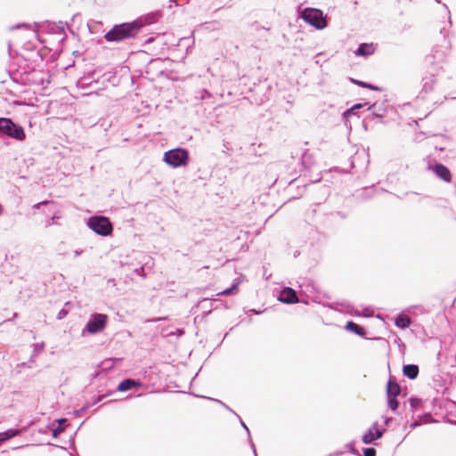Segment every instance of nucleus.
<instances>
[{
  "instance_id": "39448f33",
  "label": "nucleus",
  "mask_w": 456,
  "mask_h": 456,
  "mask_svg": "<svg viewBox=\"0 0 456 456\" xmlns=\"http://www.w3.org/2000/svg\"><path fill=\"white\" fill-rule=\"evenodd\" d=\"M164 161L172 167H184L189 163V151L183 148H175L164 153Z\"/></svg>"
},
{
  "instance_id": "6e6552de",
  "label": "nucleus",
  "mask_w": 456,
  "mask_h": 456,
  "mask_svg": "<svg viewBox=\"0 0 456 456\" xmlns=\"http://www.w3.org/2000/svg\"><path fill=\"white\" fill-rule=\"evenodd\" d=\"M277 299L280 302L288 305L296 304L298 302V297L296 290L290 287H283L281 289L277 297Z\"/></svg>"
},
{
  "instance_id": "13d9d810",
  "label": "nucleus",
  "mask_w": 456,
  "mask_h": 456,
  "mask_svg": "<svg viewBox=\"0 0 456 456\" xmlns=\"http://www.w3.org/2000/svg\"><path fill=\"white\" fill-rule=\"evenodd\" d=\"M153 41V38L152 37H150L146 40L147 43H150V42H152Z\"/></svg>"
},
{
  "instance_id": "423d86ee",
  "label": "nucleus",
  "mask_w": 456,
  "mask_h": 456,
  "mask_svg": "<svg viewBox=\"0 0 456 456\" xmlns=\"http://www.w3.org/2000/svg\"><path fill=\"white\" fill-rule=\"evenodd\" d=\"M301 19L315 28L316 29H323L327 27V20L323 15V12L315 8H305L300 12Z\"/></svg>"
},
{
  "instance_id": "37998d69",
  "label": "nucleus",
  "mask_w": 456,
  "mask_h": 456,
  "mask_svg": "<svg viewBox=\"0 0 456 456\" xmlns=\"http://www.w3.org/2000/svg\"><path fill=\"white\" fill-rule=\"evenodd\" d=\"M76 433H77V431H75L74 435L69 439L70 448L74 452H77V447H76V444H75V436H76Z\"/></svg>"
},
{
  "instance_id": "f704fd0d",
  "label": "nucleus",
  "mask_w": 456,
  "mask_h": 456,
  "mask_svg": "<svg viewBox=\"0 0 456 456\" xmlns=\"http://www.w3.org/2000/svg\"><path fill=\"white\" fill-rule=\"evenodd\" d=\"M238 419H239V421H240V426H241V427H242V428L247 431V434H248V440L249 444H251V442H253V441H252V439H251L250 431H249V429H248V426H247V425L245 424V422L240 419V416H238Z\"/></svg>"
},
{
  "instance_id": "e433bc0d",
  "label": "nucleus",
  "mask_w": 456,
  "mask_h": 456,
  "mask_svg": "<svg viewBox=\"0 0 456 456\" xmlns=\"http://www.w3.org/2000/svg\"><path fill=\"white\" fill-rule=\"evenodd\" d=\"M90 407H91V405H89V404H86V405H84L83 407H81L80 409L76 410V411H74V414H75L76 416H81L83 413L86 412V411H87Z\"/></svg>"
},
{
  "instance_id": "ddd939ff",
  "label": "nucleus",
  "mask_w": 456,
  "mask_h": 456,
  "mask_svg": "<svg viewBox=\"0 0 456 456\" xmlns=\"http://www.w3.org/2000/svg\"><path fill=\"white\" fill-rule=\"evenodd\" d=\"M345 329L347 331L356 334L362 338H365V335H366L365 329L353 321H348L345 326Z\"/></svg>"
},
{
  "instance_id": "f257e3e1",
  "label": "nucleus",
  "mask_w": 456,
  "mask_h": 456,
  "mask_svg": "<svg viewBox=\"0 0 456 456\" xmlns=\"http://www.w3.org/2000/svg\"><path fill=\"white\" fill-rule=\"evenodd\" d=\"M157 21V15L150 13L138 19L119 24H115L104 34V39L110 43H119L136 37L145 25H151Z\"/></svg>"
},
{
  "instance_id": "49530a36",
  "label": "nucleus",
  "mask_w": 456,
  "mask_h": 456,
  "mask_svg": "<svg viewBox=\"0 0 456 456\" xmlns=\"http://www.w3.org/2000/svg\"><path fill=\"white\" fill-rule=\"evenodd\" d=\"M341 454H343V452H341V451H337V452H334L329 453V454H328V455H326V456H339V455H341Z\"/></svg>"
},
{
  "instance_id": "680f3d73",
  "label": "nucleus",
  "mask_w": 456,
  "mask_h": 456,
  "mask_svg": "<svg viewBox=\"0 0 456 456\" xmlns=\"http://www.w3.org/2000/svg\"><path fill=\"white\" fill-rule=\"evenodd\" d=\"M2 212H3V208H2V206L0 205V215L2 214Z\"/></svg>"
},
{
  "instance_id": "dca6fc26",
  "label": "nucleus",
  "mask_w": 456,
  "mask_h": 456,
  "mask_svg": "<svg viewBox=\"0 0 456 456\" xmlns=\"http://www.w3.org/2000/svg\"><path fill=\"white\" fill-rule=\"evenodd\" d=\"M302 166L308 170H311L314 166V159L313 153L308 150L305 151L301 157Z\"/></svg>"
},
{
  "instance_id": "1a4fd4ad",
  "label": "nucleus",
  "mask_w": 456,
  "mask_h": 456,
  "mask_svg": "<svg viewBox=\"0 0 456 456\" xmlns=\"http://www.w3.org/2000/svg\"><path fill=\"white\" fill-rule=\"evenodd\" d=\"M430 169L441 180L446 183H450L452 181V173L445 165L436 162L434 166L430 167Z\"/></svg>"
},
{
  "instance_id": "a19ab883",
  "label": "nucleus",
  "mask_w": 456,
  "mask_h": 456,
  "mask_svg": "<svg viewBox=\"0 0 456 456\" xmlns=\"http://www.w3.org/2000/svg\"><path fill=\"white\" fill-rule=\"evenodd\" d=\"M106 396H107V395H98V396H96V397L94 399V401H93V403H88V404H89V405H91V406H94V405H95V404L99 403L100 402H102V401Z\"/></svg>"
},
{
  "instance_id": "864d4df0",
  "label": "nucleus",
  "mask_w": 456,
  "mask_h": 456,
  "mask_svg": "<svg viewBox=\"0 0 456 456\" xmlns=\"http://www.w3.org/2000/svg\"><path fill=\"white\" fill-rule=\"evenodd\" d=\"M249 312H250V313H255V314H259L261 313L260 311H257V310H256V309H250V310H249Z\"/></svg>"
},
{
  "instance_id": "3c124183",
  "label": "nucleus",
  "mask_w": 456,
  "mask_h": 456,
  "mask_svg": "<svg viewBox=\"0 0 456 456\" xmlns=\"http://www.w3.org/2000/svg\"><path fill=\"white\" fill-rule=\"evenodd\" d=\"M187 41H191V39H190V38H187V37H183V38H181V39H180V42H181V43L187 42Z\"/></svg>"
},
{
  "instance_id": "f3484780",
  "label": "nucleus",
  "mask_w": 456,
  "mask_h": 456,
  "mask_svg": "<svg viewBox=\"0 0 456 456\" xmlns=\"http://www.w3.org/2000/svg\"><path fill=\"white\" fill-rule=\"evenodd\" d=\"M410 403L411 411L412 413V417L414 416V413L418 411H419L424 403V401L418 397H410L408 400Z\"/></svg>"
},
{
  "instance_id": "c9c22d12",
  "label": "nucleus",
  "mask_w": 456,
  "mask_h": 456,
  "mask_svg": "<svg viewBox=\"0 0 456 456\" xmlns=\"http://www.w3.org/2000/svg\"><path fill=\"white\" fill-rule=\"evenodd\" d=\"M53 204H54V202H53V201H52V200H43V201H40V202H38V203L35 204V205L33 206V208H35V209H40V208H41L42 206L53 205Z\"/></svg>"
},
{
  "instance_id": "cd10ccee",
  "label": "nucleus",
  "mask_w": 456,
  "mask_h": 456,
  "mask_svg": "<svg viewBox=\"0 0 456 456\" xmlns=\"http://www.w3.org/2000/svg\"><path fill=\"white\" fill-rule=\"evenodd\" d=\"M387 405L392 411H395L399 407L397 397H387Z\"/></svg>"
},
{
  "instance_id": "052dcab7",
  "label": "nucleus",
  "mask_w": 456,
  "mask_h": 456,
  "mask_svg": "<svg viewBox=\"0 0 456 456\" xmlns=\"http://www.w3.org/2000/svg\"><path fill=\"white\" fill-rule=\"evenodd\" d=\"M373 339H376V340H381L382 338L378 337V338H374Z\"/></svg>"
},
{
  "instance_id": "bf43d9fd",
  "label": "nucleus",
  "mask_w": 456,
  "mask_h": 456,
  "mask_svg": "<svg viewBox=\"0 0 456 456\" xmlns=\"http://www.w3.org/2000/svg\"><path fill=\"white\" fill-rule=\"evenodd\" d=\"M297 183V179L292 180V182L290 183V184H293V183Z\"/></svg>"
},
{
  "instance_id": "c03bdc74",
  "label": "nucleus",
  "mask_w": 456,
  "mask_h": 456,
  "mask_svg": "<svg viewBox=\"0 0 456 456\" xmlns=\"http://www.w3.org/2000/svg\"><path fill=\"white\" fill-rule=\"evenodd\" d=\"M104 370H111L113 368V364L110 363V360H107L102 362Z\"/></svg>"
},
{
  "instance_id": "f03ea898",
  "label": "nucleus",
  "mask_w": 456,
  "mask_h": 456,
  "mask_svg": "<svg viewBox=\"0 0 456 456\" xmlns=\"http://www.w3.org/2000/svg\"><path fill=\"white\" fill-rule=\"evenodd\" d=\"M0 134L22 142L26 138V133L22 126L14 122L10 118H0Z\"/></svg>"
},
{
  "instance_id": "f8f14e48",
  "label": "nucleus",
  "mask_w": 456,
  "mask_h": 456,
  "mask_svg": "<svg viewBox=\"0 0 456 456\" xmlns=\"http://www.w3.org/2000/svg\"><path fill=\"white\" fill-rule=\"evenodd\" d=\"M375 45L373 43H362L358 45L356 51L354 52L355 55L368 57L374 53Z\"/></svg>"
},
{
  "instance_id": "20e7f679",
  "label": "nucleus",
  "mask_w": 456,
  "mask_h": 456,
  "mask_svg": "<svg viewBox=\"0 0 456 456\" xmlns=\"http://www.w3.org/2000/svg\"><path fill=\"white\" fill-rule=\"evenodd\" d=\"M109 317L105 314H92L82 330L81 335L86 334L95 335L102 332L107 326Z\"/></svg>"
},
{
  "instance_id": "0eeeda50",
  "label": "nucleus",
  "mask_w": 456,
  "mask_h": 456,
  "mask_svg": "<svg viewBox=\"0 0 456 456\" xmlns=\"http://www.w3.org/2000/svg\"><path fill=\"white\" fill-rule=\"evenodd\" d=\"M387 429L379 427L376 421L372 426L363 434L362 441L365 444H371L375 440H378L383 436Z\"/></svg>"
},
{
  "instance_id": "79ce46f5",
  "label": "nucleus",
  "mask_w": 456,
  "mask_h": 456,
  "mask_svg": "<svg viewBox=\"0 0 456 456\" xmlns=\"http://www.w3.org/2000/svg\"><path fill=\"white\" fill-rule=\"evenodd\" d=\"M210 97H211V94L207 89H203L200 91V99L201 100L208 99Z\"/></svg>"
},
{
  "instance_id": "393cba45",
  "label": "nucleus",
  "mask_w": 456,
  "mask_h": 456,
  "mask_svg": "<svg viewBox=\"0 0 456 456\" xmlns=\"http://www.w3.org/2000/svg\"><path fill=\"white\" fill-rule=\"evenodd\" d=\"M199 306L203 310L204 313H210L212 310V301L209 298H203L199 303Z\"/></svg>"
},
{
  "instance_id": "58836bf2",
  "label": "nucleus",
  "mask_w": 456,
  "mask_h": 456,
  "mask_svg": "<svg viewBox=\"0 0 456 456\" xmlns=\"http://www.w3.org/2000/svg\"><path fill=\"white\" fill-rule=\"evenodd\" d=\"M134 273L139 276H142L143 278L146 277V273H145V271H144V267L142 266V267H139V268H135Z\"/></svg>"
},
{
  "instance_id": "69168bd1",
  "label": "nucleus",
  "mask_w": 456,
  "mask_h": 456,
  "mask_svg": "<svg viewBox=\"0 0 456 456\" xmlns=\"http://www.w3.org/2000/svg\"><path fill=\"white\" fill-rule=\"evenodd\" d=\"M321 177H318L314 182L320 181Z\"/></svg>"
},
{
  "instance_id": "6e6d98bb",
  "label": "nucleus",
  "mask_w": 456,
  "mask_h": 456,
  "mask_svg": "<svg viewBox=\"0 0 456 456\" xmlns=\"http://www.w3.org/2000/svg\"><path fill=\"white\" fill-rule=\"evenodd\" d=\"M80 254H81V251H78V250H76V251H75V256H79Z\"/></svg>"
},
{
  "instance_id": "c85d7f7f",
  "label": "nucleus",
  "mask_w": 456,
  "mask_h": 456,
  "mask_svg": "<svg viewBox=\"0 0 456 456\" xmlns=\"http://www.w3.org/2000/svg\"><path fill=\"white\" fill-rule=\"evenodd\" d=\"M238 288V282L233 283L230 288L225 289L224 290L219 292L217 295H232L235 290H237Z\"/></svg>"
},
{
  "instance_id": "0e129e2a",
  "label": "nucleus",
  "mask_w": 456,
  "mask_h": 456,
  "mask_svg": "<svg viewBox=\"0 0 456 456\" xmlns=\"http://www.w3.org/2000/svg\"><path fill=\"white\" fill-rule=\"evenodd\" d=\"M328 306L331 309H334V307L331 305H329Z\"/></svg>"
},
{
  "instance_id": "aec40b11",
  "label": "nucleus",
  "mask_w": 456,
  "mask_h": 456,
  "mask_svg": "<svg viewBox=\"0 0 456 456\" xmlns=\"http://www.w3.org/2000/svg\"><path fill=\"white\" fill-rule=\"evenodd\" d=\"M20 431L17 428H10L4 432L0 433L1 437L3 438L4 443L19 436Z\"/></svg>"
},
{
  "instance_id": "7ed1b4c3",
  "label": "nucleus",
  "mask_w": 456,
  "mask_h": 456,
  "mask_svg": "<svg viewBox=\"0 0 456 456\" xmlns=\"http://www.w3.org/2000/svg\"><path fill=\"white\" fill-rule=\"evenodd\" d=\"M86 224L90 230L102 237L109 236L113 232L112 223L104 216H93L87 219Z\"/></svg>"
},
{
  "instance_id": "603ef678",
  "label": "nucleus",
  "mask_w": 456,
  "mask_h": 456,
  "mask_svg": "<svg viewBox=\"0 0 456 456\" xmlns=\"http://www.w3.org/2000/svg\"><path fill=\"white\" fill-rule=\"evenodd\" d=\"M227 411H229L230 412H232V414H234L238 418L239 415L232 409H231L229 407V409H227Z\"/></svg>"
},
{
  "instance_id": "4c0bfd02",
  "label": "nucleus",
  "mask_w": 456,
  "mask_h": 456,
  "mask_svg": "<svg viewBox=\"0 0 456 456\" xmlns=\"http://www.w3.org/2000/svg\"><path fill=\"white\" fill-rule=\"evenodd\" d=\"M25 28L27 29H30L31 28V24H29V23H18L15 26L12 27L11 29H19V28Z\"/></svg>"
},
{
  "instance_id": "4be33fe9",
  "label": "nucleus",
  "mask_w": 456,
  "mask_h": 456,
  "mask_svg": "<svg viewBox=\"0 0 456 456\" xmlns=\"http://www.w3.org/2000/svg\"><path fill=\"white\" fill-rule=\"evenodd\" d=\"M350 80L354 85H357V86H359L360 87H362V88H369V89L374 90V91H380L381 90V88H379V86H377L375 85H372V84H370L368 82H364V81L358 80V79H355V78H350Z\"/></svg>"
},
{
  "instance_id": "b1692460",
  "label": "nucleus",
  "mask_w": 456,
  "mask_h": 456,
  "mask_svg": "<svg viewBox=\"0 0 456 456\" xmlns=\"http://www.w3.org/2000/svg\"><path fill=\"white\" fill-rule=\"evenodd\" d=\"M367 104H368L367 102H365L363 104L362 103L354 104L351 108H349L346 111H344V113H343L344 118H347V117L354 115L357 110L362 109L364 105H367Z\"/></svg>"
},
{
  "instance_id": "c756f323",
  "label": "nucleus",
  "mask_w": 456,
  "mask_h": 456,
  "mask_svg": "<svg viewBox=\"0 0 456 456\" xmlns=\"http://www.w3.org/2000/svg\"><path fill=\"white\" fill-rule=\"evenodd\" d=\"M45 344L44 343H36L34 344V352L30 357V361H33V358L36 357L40 351L44 349Z\"/></svg>"
},
{
  "instance_id": "473e14b6",
  "label": "nucleus",
  "mask_w": 456,
  "mask_h": 456,
  "mask_svg": "<svg viewBox=\"0 0 456 456\" xmlns=\"http://www.w3.org/2000/svg\"><path fill=\"white\" fill-rule=\"evenodd\" d=\"M363 456H376L377 452L373 447H367L362 449Z\"/></svg>"
},
{
  "instance_id": "a18cd8bd",
  "label": "nucleus",
  "mask_w": 456,
  "mask_h": 456,
  "mask_svg": "<svg viewBox=\"0 0 456 456\" xmlns=\"http://www.w3.org/2000/svg\"><path fill=\"white\" fill-rule=\"evenodd\" d=\"M421 425V421H419L418 419H415L414 421H412L411 424H410V428L411 429H414L418 427H419Z\"/></svg>"
},
{
  "instance_id": "a211bd4d",
  "label": "nucleus",
  "mask_w": 456,
  "mask_h": 456,
  "mask_svg": "<svg viewBox=\"0 0 456 456\" xmlns=\"http://www.w3.org/2000/svg\"><path fill=\"white\" fill-rule=\"evenodd\" d=\"M99 78H100V71H98L97 69H94V70L92 71V73L89 74L88 77H84L80 78L78 80L77 84H78V86H84V85L86 84V81L87 79H91V81L89 82L91 84L92 82H96L97 83Z\"/></svg>"
},
{
  "instance_id": "338daca9",
  "label": "nucleus",
  "mask_w": 456,
  "mask_h": 456,
  "mask_svg": "<svg viewBox=\"0 0 456 456\" xmlns=\"http://www.w3.org/2000/svg\"><path fill=\"white\" fill-rule=\"evenodd\" d=\"M69 456H75V454H73V453H70V454H69Z\"/></svg>"
},
{
  "instance_id": "4d7b16f0",
  "label": "nucleus",
  "mask_w": 456,
  "mask_h": 456,
  "mask_svg": "<svg viewBox=\"0 0 456 456\" xmlns=\"http://www.w3.org/2000/svg\"><path fill=\"white\" fill-rule=\"evenodd\" d=\"M105 76H108V77L106 78V80H108V81H109L111 76H110V74H104V75H103V77H105Z\"/></svg>"
},
{
  "instance_id": "9d476101",
  "label": "nucleus",
  "mask_w": 456,
  "mask_h": 456,
  "mask_svg": "<svg viewBox=\"0 0 456 456\" xmlns=\"http://www.w3.org/2000/svg\"><path fill=\"white\" fill-rule=\"evenodd\" d=\"M401 391V386L396 381L395 378L390 375L387 383V397H397Z\"/></svg>"
},
{
  "instance_id": "5701e85b",
  "label": "nucleus",
  "mask_w": 456,
  "mask_h": 456,
  "mask_svg": "<svg viewBox=\"0 0 456 456\" xmlns=\"http://www.w3.org/2000/svg\"><path fill=\"white\" fill-rule=\"evenodd\" d=\"M368 110H370L372 115L378 118H384L385 110L381 106L377 107L376 103L370 104Z\"/></svg>"
},
{
  "instance_id": "2f4dec72",
  "label": "nucleus",
  "mask_w": 456,
  "mask_h": 456,
  "mask_svg": "<svg viewBox=\"0 0 456 456\" xmlns=\"http://www.w3.org/2000/svg\"><path fill=\"white\" fill-rule=\"evenodd\" d=\"M304 287L306 288V290H305L304 292H306V291L312 292L314 290V286L313 282L310 281H306L304 283L300 284V289L302 290H303Z\"/></svg>"
},
{
  "instance_id": "de8ad7c7",
  "label": "nucleus",
  "mask_w": 456,
  "mask_h": 456,
  "mask_svg": "<svg viewBox=\"0 0 456 456\" xmlns=\"http://www.w3.org/2000/svg\"><path fill=\"white\" fill-rule=\"evenodd\" d=\"M215 402L220 403L224 408H225L226 410L229 409V406L226 405L224 403H223L222 401L220 400H217V399H214Z\"/></svg>"
},
{
  "instance_id": "9b49d317",
  "label": "nucleus",
  "mask_w": 456,
  "mask_h": 456,
  "mask_svg": "<svg viewBox=\"0 0 456 456\" xmlns=\"http://www.w3.org/2000/svg\"><path fill=\"white\" fill-rule=\"evenodd\" d=\"M142 387V383L139 379H123L117 387L118 392H127L133 388Z\"/></svg>"
},
{
  "instance_id": "7c9ffc66",
  "label": "nucleus",
  "mask_w": 456,
  "mask_h": 456,
  "mask_svg": "<svg viewBox=\"0 0 456 456\" xmlns=\"http://www.w3.org/2000/svg\"><path fill=\"white\" fill-rule=\"evenodd\" d=\"M346 448L348 450V452L355 456H361L359 452L354 448V443L350 442L346 444Z\"/></svg>"
},
{
  "instance_id": "09e8293b",
  "label": "nucleus",
  "mask_w": 456,
  "mask_h": 456,
  "mask_svg": "<svg viewBox=\"0 0 456 456\" xmlns=\"http://www.w3.org/2000/svg\"><path fill=\"white\" fill-rule=\"evenodd\" d=\"M250 446H251V449H252V451H253L254 456H257V454H256V447H255V444H254V443H253V442H251Z\"/></svg>"
},
{
  "instance_id": "5fc2aeb1",
  "label": "nucleus",
  "mask_w": 456,
  "mask_h": 456,
  "mask_svg": "<svg viewBox=\"0 0 456 456\" xmlns=\"http://www.w3.org/2000/svg\"><path fill=\"white\" fill-rule=\"evenodd\" d=\"M391 420L390 418H386L385 419V423L387 425L389 423V421Z\"/></svg>"
},
{
  "instance_id": "412c9836",
  "label": "nucleus",
  "mask_w": 456,
  "mask_h": 456,
  "mask_svg": "<svg viewBox=\"0 0 456 456\" xmlns=\"http://www.w3.org/2000/svg\"><path fill=\"white\" fill-rule=\"evenodd\" d=\"M58 422L57 427L52 429V436L56 438L58 436L65 430L66 426L64 422H66V419L61 418L56 420Z\"/></svg>"
},
{
  "instance_id": "e2e57ef3",
  "label": "nucleus",
  "mask_w": 456,
  "mask_h": 456,
  "mask_svg": "<svg viewBox=\"0 0 456 456\" xmlns=\"http://www.w3.org/2000/svg\"><path fill=\"white\" fill-rule=\"evenodd\" d=\"M366 191H372V189L371 188H368V189H366Z\"/></svg>"
},
{
  "instance_id": "8fccbe9b",
  "label": "nucleus",
  "mask_w": 456,
  "mask_h": 456,
  "mask_svg": "<svg viewBox=\"0 0 456 456\" xmlns=\"http://www.w3.org/2000/svg\"><path fill=\"white\" fill-rule=\"evenodd\" d=\"M256 29L257 31H259L260 29L269 30V28L260 27V26L256 25Z\"/></svg>"
},
{
  "instance_id": "bb28decb",
  "label": "nucleus",
  "mask_w": 456,
  "mask_h": 456,
  "mask_svg": "<svg viewBox=\"0 0 456 456\" xmlns=\"http://www.w3.org/2000/svg\"><path fill=\"white\" fill-rule=\"evenodd\" d=\"M417 419L421 421V424L422 423H428V422H432V421H435L433 416L431 413L429 412H427V413H424L422 415H419L417 417Z\"/></svg>"
},
{
  "instance_id": "ea45409f",
  "label": "nucleus",
  "mask_w": 456,
  "mask_h": 456,
  "mask_svg": "<svg viewBox=\"0 0 456 456\" xmlns=\"http://www.w3.org/2000/svg\"><path fill=\"white\" fill-rule=\"evenodd\" d=\"M68 315V311L65 309V308H62L59 311L58 314H57V319L58 320H62L64 319L66 316Z\"/></svg>"
},
{
  "instance_id": "72a5a7b5",
  "label": "nucleus",
  "mask_w": 456,
  "mask_h": 456,
  "mask_svg": "<svg viewBox=\"0 0 456 456\" xmlns=\"http://www.w3.org/2000/svg\"><path fill=\"white\" fill-rule=\"evenodd\" d=\"M61 216L59 215L58 212H55L53 213V215L52 216V217L50 218V220H48L46 223H45V227H50L51 225H53V224H55V220L59 219Z\"/></svg>"
},
{
  "instance_id": "6ab92c4d",
  "label": "nucleus",
  "mask_w": 456,
  "mask_h": 456,
  "mask_svg": "<svg viewBox=\"0 0 456 456\" xmlns=\"http://www.w3.org/2000/svg\"><path fill=\"white\" fill-rule=\"evenodd\" d=\"M435 84H436V78L433 76L424 77L422 91H424L425 93H429V92L433 91Z\"/></svg>"
},
{
  "instance_id": "4468645a",
  "label": "nucleus",
  "mask_w": 456,
  "mask_h": 456,
  "mask_svg": "<svg viewBox=\"0 0 456 456\" xmlns=\"http://www.w3.org/2000/svg\"><path fill=\"white\" fill-rule=\"evenodd\" d=\"M403 373L408 379H415L419 373V368L417 364H404L403 366Z\"/></svg>"
},
{
  "instance_id": "2eb2a0df",
  "label": "nucleus",
  "mask_w": 456,
  "mask_h": 456,
  "mask_svg": "<svg viewBox=\"0 0 456 456\" xmlns=\"http://www.w3.org/2000/svg\"><path fill=\"white\" fill-rule=\"evenodd\" d=\"M411 324V320L409 316L403 314V313L398 314L395 318V325L402 330H405L409 328Z\"/></svg>"
},
{
  "instance_id": "a878e982",
  "label": "nucleus",
  "mask_w": 456,
  "mask_h": 456,
  "mask_svg": "<svg viewBox=\"0 0 456 456\" xmlns=\"http://www.w3.org/2000/svg\"><path fill=\"white\" fill-rule=\"evenodd\" d=\"M346 217H347V213L343 212V211H335V212H331L330 214V218L332 221H335V220H338V219L344 220Z\"/></svg>"
}]
</instances>
